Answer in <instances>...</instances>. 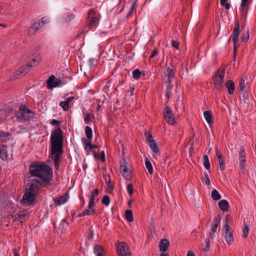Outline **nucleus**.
<instances>
[{
    "instance_id": "4",
    "label": "nucleus",
    "mask_w": 256,
    "mask_h": 256,
    "mask_svg": "<svg viewBox=\"0 0 256 256\" xmlns=\"http://www.w3.org/2000/svg\"><path fill=\"white\" fill-rule=\"evenodd\" d=\"M117 254L120 256H131L132 252L126 242H120L116 245Z\"/></svg>"
},
{
    "instance_id": "11",
    "label": "nucleus",
    "mask_w": 256,
    "mask_h": 256,
    "mask_svg": "<svg viewBox=\"0 0 256 256\" xmlns=\"http://www.w3.org/2000/svg\"><path fill=\"white\" fill-rule=\"evenodd\" d=\"M240 34V24L238 22L235 26L234 27L232 31V34L230 36V38L232 39L233 43L238 42V36Z\"/></svg>"
},
{
    "instance_id": "9",
    "label": "nucleus",
    "mask_w": 256,
    "mask_h": 256,
    "mask_svg": "<svg viewBox=\"0 0 256 256\" xmlns=\"http://www.w3.org/2000/svg\"><path fill=\"white\" fill-rule=\"evenodd\" d=\"M239 155V161H240V168L241 170V171L244 173L246 171V169L244 168L245 162H246V152L244 150V146H241L240 148V152L238 153Z\"/></svg>"
},
{
    "instance_id": "30",
    "label": "nucleus",
    "mask_w": 256,
    "mask_h": 256,
    "mask_svg": "<svg viewBox=\"0 0 256 256\" xmlns=\"http://www.w3.org/2000/svg\"><path fill=\"white\" fill-rule=\"evenodd\" d=\"M145 164L146 168L148 171V173L150 174H152L153 173L152 166L151 164V162L149 160L148 158H146V159Z\"/></svg>"
},
{
    "instance_id": "35",
    "label": "nucleus",
    "mask_w": 256,
    "mask_h": 256,
    "mask_svg": "<svg viewBox=\"0 0 256 256\" xmlns=\"http://www.w3.org/2000/svg\"><path fill=\"white\" fill-rule=\"evenodd\" d=\"M82 212L83 215H84V216L86 215L90 216L95 214L96 210L94 208H88V209H86Z\"/></svg>"
},
{
    "instance_id": "62",
    "label": "nucleus",
    "mask_w": 256,
    "mask_h": 256,
    "mask_svg": "<svg viewBox=\"0 0 256 256\" xmlns=\"http://www.w3.org/2000/svg\"><path fill=\"white\" fill-rule=\"evenodd\" d=\"M158 54V51L156 49H155L152 53L150 56L149 57L150 59H151L153 58L155 56H156Z\"/></svg>"
},
{
    "instance_id": "33",
    "label": "nucleus",
    "mask_w": 256,
    "mask_h": 256,
    "mask_svg": "<svg viewBox=\"0 0 256 256\" xmlns=\"http://www.w3.org/2000/svg\"><path fill=\"white\" fill-rule=\"evenodd\" d=\"M212 198L214 200H218L221 198V196L216 190H214L212 192Z\"/></svg>"
},
{
    "instance_id": "61",
    "label": "nucleus",
    "mask_w": 256,
    "mask_h": 256,
    "mask_svg": "<svg viewBox=\"0 0 256 256\" xmlns=\"http://www.w3.org/2000/svg\"><path fill=\"white\" fill-rule=\"evenodd\" d=\"M25 114H28V116H32V118L34 117V113L30 109L27 108Z\"/></svg>"
},
{
    "instance_id": "45",
    "label": "nucleus",
    "mask_w": 256,
    "mask_h": 256,
    "mask_svg": "<svg viewBox=\"0 0 256 256\" xmlns=\"http://www.w3.org/2000/svg\"><path fill=\"white\" fill-rule=\"evenodd\" d=\"M145 137L146 140L150 143V141H154V140L152 136V135L150 132L145 133Z\"/></svg>"
},
{
    "instance_id": "47",
    "label": "nucleus",
    "mask_w": 256,
    "mask_h": 256,
    "mask_svg": "<svg viewBox=\"0 0 256 256\" xmlns=\"http://www.w3.org/2000/svg\"><path fill=\"white\" fill-rule=\"evenodd\" d=\"M204 182L208 186H210V178H208V174H204Z\"/></svg>"
},
{
    "instance_id": "27",
    "label": "nucleus",
    "mask_w": 256,
    "mask_h": 256,
    "mask_svg": "<svg viewBox=\"0 0 256 256\" xmlns=\"http://www.w3.org/2000/svg\"><path fill=\"white\" fill-rule=\"evenodd\" d=\"M225 240L228 244H231L234 241L232 232L225 233Z\"/></svg>"
},
{
    "instance_id": "20",
    "label": "nucleus",
    "mask_w": 256,
    "mask_h": 256,
    "mask_svg": "<svg viewBox=\"0 0 256 256\" xmlns=\"http://www.w3.org/2000/svg\"><path fill=\"white\" fill-rule=\"evenodd\" d=\"M68 199V196H60L56 198H54V204L57 206H60L66 202Z\"/></svg>"
},
{
    "instance_id": "41",
    "label": "nucleus",
    "mask_w": 256,
    "mask_h": 256,
    "mask_svg": "<svg viewBox=\"0 0 256 256\" xmlns=\"http://www.w3.org/2000/svg\"><path fill=\"white\" fill-rule=\"evenodd\" d=\"M114 188V185L111 184L110 178H109V180L108 182V188L107 190L108 193L111 194Z\"/></svg>"
},
{
    "instance_id": "10",
    "label": "nucleus",
    "mask_w": 256,
    "mask_h": 256,
    "mask_svg": "<svg viewBox=\"0 0 256 256\" xmlns=\"http://www.w3.org/2000/svg\"><path fill=\"white\" fill-rule=\"evenodd\" d=\"M41 183V180L38 179H32L30 182V188L27 190L38 194L40 186H42V184Z\"/></svg>"
},
{
    "instance_id": "55",
    "label": "nucleus",
    "mask_w": 256,
    "mask_h": 256,
    "mask_svg": "<svg viewBox=\"0 0 256 256\" xmlns=\"http://www.w3.org/2000/svg\"><path fill=\"white\" fill-rule=\"evenodd\" d=\"M20 112H22L25 114L27 108L24 105L21 104L19 107Z\"/></svg>"
},
{
    "instance_id": "58",
    "label": "nucleus",
    "mask_w": 256,
    "mask_h": 256,
    "mask_svg": "<svg viewBox=\"0 0 256 256\" xmlns=\"http://www.w3.org/2000/svg\"><path fill=\"white\" fill-rule=\"evenodd\" d=\"M237 42L233 43L234 44V57L236 58V52L238 48V46L236 45Z\"/></svg>"
},
{
    "instance_id": "29",
    "label": "nucleus",
    "mask_w": 256,
    "mask_h": 256,
    "mask_svg": "<svg viewBox=\"0 0 256 256\" xmlns=\"http://www.w3.org/2000/svg\"><path fill=\"white\" fill-rule=\"evenodd\" d=\"M204 115L208 124H210L212 122V116L210 110L204 112Z\"/></svg>"
},
{
    "instance_id": "43",
    "label": "nucleus",
    "mask_w": 256,
    "mask_h": 256,
    "mask_svg": "<svg viewBox=\"0 0 256 256\" xmlns=\"http://www.w3.org/2000/svg\"><path fill=\"white\" fill-rule=\"evenodd\" d=\"M248 230L249 228L248 226L246 224H245L244 228L242 231V236L244 238H246L248 236Z\"/></svg>"
},
{
    "instance_id": "23",
    "label": "nucleus",
    "mask_w": 256,
    "mask_h": 256,
    "mask_svg": "<svg viewBox=\"0 0 256 256\" xmlns=\"http://www.w3.org/2000/svg\"><path fill=\"white\" fill-rule=\"evenodd\" d=\"M15 115L18 118L26 121H28L32 117V116H26L24 113L20 112H16Z\"/></svg>"
},
{
    "instance_id": "18",
    "label": "nucleus",
    "mask_w": 256,
    "mask_h": 256,
    "mask_svg": "<svg viewBox=\"0 0 256 256\" xmlns=\"http://www.w3.org/2000/svg\"><path fill=\"white\" fill-rule=\"evenodd\" d=\"M220 215H217L213 220L212 226H211L210 230H211L212 232H216L218 226L220 224Z\"/></svg>"
},
{
    "instance_id": "31",
    "label": "nucleus",
    "mask_w": 256,
    "mask_h": 256,
    "mask_svg": "<svg viewBox=\"0 0 256 256\" xmlns=\"http://www.w3.org/2000/svg\"><path fill=\"white\" fill-rule=\"evenodd\" d=\"M149 144L150 146L154 152L156 153L158 152V144L155 142L154 140V141H150Z\"/></svg>"
},
{
    "instance_id": "28",
    "label": "nucleus",
    "mask_w": 256,
    "mask_h": 256,
    "mask_svg": "<svg viewBox=\"0 0 256 256\" xmlns=\"http://www.w3.org/2000/svg\"><path fill=\"white\" fill-rule=\"evenodd\" d=\"M125 216L128 222H132L134 221L133 214L131 210H126Z\"/></svg>"
},
{
    "instance_id": "13",
    "label": "nucleus",
    "mask_w": 256,
    "mask_h": 256,
    "mask_svg": "<svg viewBox=\"0 0 256 256\" xmlns=\"http://www.w3.org/2000/svg\"><path fill=\"white\" fill-rule=\"evenodd\" d=\"M216 156L218 157V160L220 168L222 171H223L225 169V164H224L225 159L222 156L220 152H219L218 148H216Z\"/></svg>"
},
{
    "instance_id": "42",
    "label": "nucleus",
    "mask_w": 256,
    "mask_h": 256,
    "mask_svg": "<svg viewBox=\"0 0 256 256\" xmlns=\"http://www.w3.org/2000/svg\"><path fill=\"white\" fill-rule=\"evenodd\" d=\"M110 198L108 196H104L102 200V203L105 204L106 206H108L110 204Z\"/></svg>"
},
{
    "instance_id": "52",
    "label": "nucleus",
    "mask_w": 256,
    "mask_h": 256,
    "mask_svg": "<svg viewBox=\"0 0 256 256\" xmlns=\"http://www.w3.org/2000/svg\"><path fill=\"white\" fill-rule=\"evenodd\" d=\"M210 242L209 240H207L206 242V246L204 248L203 250L204 252H208L210 248Z\"/></svg>"
},
{
    "instance_id": "50",
    "label": "nucleus",
    "mask_w": 256,
    "mask_h": 256,
    "mask_svg": "<svg viewBox=\"0 0 256 256\" xmlns=\"http://www.w3.org/2000/svg\"><path fill=\"white\" fill-rule=\"evenodd\" d=\"M68 222L66 219L64 218L62 220L61 225L62 226V228H65L68 226Z\"/></svg>"
},
{
    "instance_id": "51",
    "label": "nucleus",
    "mask_w": 256,
    "mask_h": 256,
    "mask_svg": "<svg viewBox=\"0 0 256 256\" xmlns=\"http://www.w3.org/2000/svg\"><path fill=\"white\" fill-rule=\"evenodd\" d=\"M84 122L86 124H89L90 122V116L88 114H86L84 118Z\"/></svg>"
},
{
    "instance_id": "57",
    "label": "nucleus",
    "mask_w": 256,
    "mask_h": 256,
    "mask_svg": "<svg viewBox=\"0 0 256 256\" xmlns=\"http://www.w3.org/2000/svg\"><path fill=\"white\" fill-rule=\"evenodd\" d=\"M172 88V85L171 84H168L167 86L166 96H168V98H169V97H170L169 94Z\"/></svg>"
},
{
    "instance_id": "7",
    "label": "nucleus",
    "mask_w": 256,
    "mask_h": 256,
    "mask_svg": "<svg viewBox=\"0 0 256 256\" xmlns=\"http://www.w3.org/2000/svg\"><path fill=\"white\" fill-rule=\"evenodd\" d=\"M44 18H45L44 17L42 18L41 22L40 20L38 22H36L33 24H32L28 30V34L30 35L35 34L36 32L46 24V22L44 20Z\"/></svg>"
},
{
    "instance_id": "24",
    "label": "nucleus",
    "mask_w": 256,
    "mask_h": 256,
    "mask_svg": "<svg viewBox=\"0 0 256 256\" xmlns=\"http://www.w3.org/2000/svg\"><path fill=\"white\" fill-rule=\"evenodd\" d=\"M6 146H4L3 144L0 145V158L4 160L7 158V150L4 148Z\"/></svg>"
},
{
    "instance_id": "46",
    "label": "nucleus",
    "mask_w": 256,
    "mask_h": 256,
    "mask_svg": "<svg viewBox=\"0 0 256 256\" xmlns=\"http://www.w3.org/2000/svg\"><path fill=\"white\" fill-rule=\"evenodd\" d=\"M126 190H127V191H128V194L130 196H131L133 194L134 190H133L132 184H128L127 185Z\"/></svg>"
},
{
    "instance_id": "39",
    "label": "nucleus",
    "mask_w": 256,
    "mask_h": 256,
    "mask_svg": "<svg viewBox=\"0 0 256 256\" xmlns=\"http://www.w3.org/2000/svg\"><path fill=\"white\" fill-rule=\"evenodd\" d=\"M60 106L63 108L64 111L68 110L69 104L66 100L61 102L60 103Z\"/></svg>"
},
{
    "instance_id": "63",
    "label": "nucleus",
    "mask_w": 256,
    "mask_h": 256,
    "mask_svg": "<svg viewBox=\"0 0 256 256\" xmlns=\"http://www.w3.org/2000/svg\"><path fill=\"white\" fill-rule=\"evenodd\" d=\"M248 4V0H242L241 7H246Z\"/></svg>"
},
{
    "instance_id": "19",
    "label": "nucleus",
    "mask_w": 256,
    "mask_h": 256,
    "mask_svg": "<svg viewBox=\"0 0 256 256\" xmlns=\"http://www.w3.org/2000/svg\"><path fill=\"white\" fill-rule=\"evenodd\" d=\"M226 86L228 89L230 94H232L235 90V84L232 80H228L226 84Z\"/></svg>"
},
{
    "instance_id": "16",
    "label": "nucleus",
    "mask_w": 256,
    "mask_h": 256,
    "mask_svg": "<svg viewBox=\"0 0 256 256\" xmlns=\"http://www.w3.org/2000/svg\"><path fill=\"white\" fill-rule=\"evenodd\" d=\"M120 171L126 180H130L132 176L126 165H121Z\"/></svg>"
},
{
    "instance_id": "22",
    "label": "nucleus",
    "mask_w": 256,
    "mask_h": 256,
    "mask_svg": "<svg viewBox=\"0 0 256 256\" xmlns=\"http://www.w3.org/2000/svg\"><path fill=\"white\" fill-rule=\"evenodd\" d=\"M94 252L96 256H104L102 254L104 248L102 246L96 244L94 248Z\"/></svg>"
},
{
    "instance_id": "37",
    "label": "nucleus",
    "mask_w": 256,
    "mask_h": 256,
    "mask_svg": "<svg viewBox=\"0 0 256 256\" xmlns=\"http://www.w3.org/2000/svg\"><path fill=\"white\" fill-rule=\"evenodd\" d=\"M132 75L134 79L138 80L140 77L142 72L138 69H135L132 72Z\"/></svg>"
},
{
    "instance_id": "38",
    "label": "nucleus",
    "mask_w": 256,
    "mask_h": 256,
    "mask_svg": "<svg viewBox=\"0 0 256 256\" xmlns=\"http://www.w3.org/2000/svg\"><path fill=\"white\" fill-rule=\"evenodd\" d=\"M27 214L26 210H22V212H20L17 214V215L18 216L20 220V222H22V220H24V218L26 217V215Z\"/></svg>"
},
{
    "instance_id": "54",
    "label": "nucleus",
    "mask_w": 256,
    "mask_h": 256,
    "mask_svg": "<svg viewBox=\"0 0 256 256\" xmlns=\"http://www.w3.org/2000/svg\"><path fill=\"white\" fill-rule=\"evenodd\" d=\"M180 43L176 41L172 40V46L175 48L177 50L178 49Z\"/></svg>"
},
{
    "instance_id": "44",
    "label": "nucleus",
    "mask_w": 256,
    "mask_h": 256,
    "mask_svg": "<svg viewBox=\"0 0 256 256\" xmlns=\"http://www.w3.org/2000/svg\"><path fill=\"white\" fill-rule=\"evenodd\" d=\"M167 71L168 72V77L170 78H173L174 76V70L168 68L167 69Z\"/></svg>"
},
{
    "instance_id": "34",
    "label": "nucleus",
    "mask_w": 256,
    "mask_h": 256,
    "mask_svg": "<svg viewBox=\"0 0 256 256\" xmlns=\"http://www.w3.org/2000/svg\"><path fill=\"white\" fill-rule=\"evenodd\" d=\"M203 164L204 168L207 169L209 170L210 168V163L209 162L208 157L207 155H204L203 156Z\"/></svg>"
},
{
    "instance_id": "15",
    "label": "nucleus",
    "mask_w": 256,
    "mask_h": 256,
    "mask_svg": "<svg viewBox=\"0 0 256 256\" xmlns=\"http://www.w3.org/2000/svg\"><path fill=\"white\" fill-rule=\"evenodd\" d=\"M82 142L84 144V150L88 152V154L90 152L93 151V150L91 146V140H87L86 138H82Z\"/></svg>"
},
{
    "instance_id": "25",
    "label": "nucleus",
    "mask_w": 256,
    "mask_h": 256,
    "mask_svg": "<svg viewBox=\"0 0 256 256\" xmlns=\"http://www.w3.org/2000/svg\"><path fill=\"white\" fill-rule=\"evenodd\" d=\"M84 130L86 140H92V132L91 128L89 126H86Z\"/></svg>"
},
{
    "instance_id": "3",
    "label": "nucleus",
    "mask_w": 256,
    "mask_h": 256,
    "mask_svg": "<svg viewBox=\"0 0 256 256\" xmlns=\"http://www.w3.org/2000/svg\"><path fill=\"white\" fill-rule=\"evenodd\" d=\"M42 60L41 58L38 55L32 60L30 62H28V64L22 66L18 70H17L14 75V79H18L22 76L25 75L30 70V68L35 66L38 64Z\"/></svg>"
},
{
    "instance_id": "1",
    "label": "nucleus",
    "mask_w": 256,
    "mask_h": 256,
    "mask_svg": "<svg viewBox=\"0 0 256 256\" xmlns=\"http://www.w3.org/2000/svg\"><path fill=\"white\" fill-rule=\"evenodd\" d=\"M29 171L32 176L38 177L41 180L42 187L50 186L52 178V169L45 164L34 162L29 166Z\"/></svg>"
},
{
    "instance_id": "12",
    "label": "nucleus",
    "mask_w": 256,
    "mask_h": 256,
    "mask_svg": "<svg viewBox=\"0 0 256 256\" xmlns=\"http://www.w3.org/2000/svg\"><path fill=\"white\" fill-rule=\"evenodd\" d=\"M94 12L92 10H89L88 17L90 18L88 25L90 28L93 27L98 22V18L96 16H94Z\"/></svg>"
},
{
    "instance_id": "6",
    "label": "nucleus",
    "mask_w": 256,
    "mask_h": 256,
    "mask_svg": "<svg viewBox=\"0 0 256 256\" xmlns=\"http://www.w3.org/2000/svg\"><path fill=\"white\" fill-rule=\"evenodd\" d=\"M62 82L61 80L56 78L54 75H51L46 80V86L48 89L52 90L54 88L59 86Z\"/></svg>"
},
{
    "instance_id": "48",
    "label": "nucleus",
    "mask_w": 256,
    "mask_h": 256,
    "mask_svg": "<svg viewBox=\"0 0 256 256\" xmlns=\"http://www.w3.org/2000/svg\"><path fill=\"white\" fill-rule=\"evenodd\" d=\"M246 88L245 81L243 79L240 80V89L241 91H243Z\"/></svg>"
},
{
    "instance_id": "17",
    "label": "nucleus",
    "mask_w": 256,
    "mask_h": 256,
    "mask_svg": "<svg viewBox=\"0 0 256 256\" xmlns=\"http://www.w3.org/2000/svg\"><path fill=\"white\" fill-rule=\"evenodd\" d=\"M220 208L223 212H227L228 210L230 204L226 200H220L218 203Z\"/></svg>"
},
{
    "instance_id": "5",
    "label": "nucleus",
    "mask_w": 256,
    "mask_h": 256,
    "mask_svg": "<svg viewBox=\"0 0 256 256\" xmlns=\"http://www.w3.org/2000/svg\"><path fill=\"white\" fill-rule=\"evenodd\" d=\"M163 114L164 120L168 124L173 125L174 124V116L170 108L166 106L164 110Z\"/></svg>"
},
{
    "instance_id": "36",
    "label": "nucleus",
    "mask_w": 256,
    "mask_h": 256,
    "mask_svg": "<svg viewBox=\"0 0 256 256\" xmlns=\"http://www.w3.org/2000/svg\"><path fill=\"white\" fill-rule=\"evenodd\" d=\"M249 36L248 30L244 32L241 36V40L244 42H246L249 38Z\"/></svg>"
},
{
    "instance_id": "26",
    "label": "nucleus",
    "mask_w": 256,
    "mask_h": 256,
    "mask_svg": "<svg viewBox=\"0 0 256 256\" xmlns=\"http://www.w3.org/2000/svg\"><path fill=\"white\" fill-rule=\"evenodd\" d=\"M225 74V69L223 68L222 70L220 69L218 70L217 72L215 74L212 78H216L220 80H224V76Z\"/></svg>"
},
{
    "instance_id": "49",
    "label": "nucleus",
    "mask_w": 256,
    "mask_h": 256,
    "mask_svg": "<svg viewBox=\"0 0 256 256\" xmlns=\"http://www.w3.org/2000/svg\"><path fill=\"white\" fill-rule=\"evenodd\" d=\"M10 134L9 132H4L2 131L0 132V138H6L9 136Z\"/></svg>"
},
{
    "instance_id": "60",
    "label": "nucleus",
    "mask_w": 256,
    "mask_h": 256,
    "mask_svg": "<svg viewBox=\"0 0 256 256\" xmlns=\"http://www.w3.org/2000/svg\"><path fill=\"white\" fill-rule=\"evenodd\" d=\"M224 230H225L224 231L225 233L230 232H232V231H230V226H229V225L228 224V223H226V224L224 226Z\"/></svg>"
},
{
    "instance_id": "59",
    "label": "nucleus",
    "mask_w": 256,
    "mask_h": 256,
    "mask_svg": "<svg viewBox=\"0 0 256 256\" xmlns=\"http://www.w3.org/2000/svg\"><path fill=\"white\" fill-rule=\"evenodd\" d=\"M60 123H61V122L60 121L56 120L55 119H53L50 122V124L52 125H56L57 126V125L60 124Z\"/></svg>"
},
{
    "instance_id": "53",
    "label": "nucleus",
    "mask_w": 256,
    "mask_h": 256,
    "mask_svg": "<svg viewBox=\"0 0 256 256\" xmlns=\"http://www.w3.org/2000/svg\"><path fill=\"white\" fill-rule=\"evenodd\" d=\"M243 100L244 103L248 104V94L246 92L242 94Z\"/></svg>"
},
{
    "instance_id": "56",
    "label": "nucleus",
    "mask_w": 256,
    "mask_h": 256,
    "mask_svg": "<svg viewBox=\"0 0 256 256\" xmlns=\"http://www.w3.org/2000/svg\"><path fill=\"white\" fill-rule=\"evenodd\" d=\"M100 158L102 162H104L106 160L105 158V154L104 151H102L100 152Z\"/></svg>"
},
{
    "instance_id": "14",
    "label": "nucleus",
    "mask_w": 256,
    "mask_h": 256,
    "mask_svg": "<svg viewBox=\"0 0 256 256\" xmlns=\"http://www.w3.org/2000/svg\"><path fill=\"white\" fill-rule=\"evenodd\" d=\"M169 245L170 242L167 239H162L160 242L159 244V248L160 251L162 252H166L168 249Z\"/></svg>"
},
{
    "instance_id": "21",
    "label": "nucleus",
    "mask_w": 256,
    "mask_h": 256,
    "mask_svg": "<svg viewBox=\"0 0 256 256\" xmlns=\"http://www.w3.org/2000/svg\"><path fill=\"white\" fill-rule=\"evenodd\" d=\"M214 81V84L218 92H220L222 90V84L224 82V80H220L216 78H212Z\"/></svg>"
},
{
    "instance_id": "32",
    "label": "nucleus",
    "mask_w": 256,
    "mask_h": 256,
    "mask_svg": "<svg viewBox=\"0 0 256 256\" xmlns=\"http://www.w3.org/2000/svg\"><path fill=\"white\" fill-rule=\"evenodd\" d=\"M137 6V0H136L132 4V6L130 7V8L127 14L126 17L127 18H129L132 15V14L134 12L136 11V7Z\"/></svg>"
},
{
    "instance_id": "8",
    "label": "nucleus",
    "mask_w": 256,
    "mask_h": 256,
    "mask_svg": "<svg viewBox=\"0 0 256 256\" xmlns=\"http://www.w3.org/2000/svg\"><path fill=\"white\" fill-rule=\"evenodd\" d=\"M37 194H38L28 190L23 196L22 200L24 203H28L29 204H32L36 198Z\"/></svg>"
},
{
    "instance_id": "64",
    "label": "nucleus",
    "mask_w": 256,
    "mask_h": 256,
    "mask_svg": "<svg viewBox=\"0 0 256 256\" xmlns=\"http://www.w3.org/2000/svg\"><path fill=\"white\" fill-rule=\"evenodd\" d=\"M98 189H96L93 192H91V194L94 195V196H96L98 194Z\"/></svg>"
},
{
    "instance_id": "40",
    "label": "nucleus",
    "mask_w": 256,
    "mask_h": 256,
    "mask_svg": "<svg viewBox=\"0 0 256 256\" xmlns=\"http://www.w3.org/2000/svg\"><path fill=\"white\" fill-rule=\"evenodd\" d=\"M94 200L95 196H94V195L91 194L88 205V208H91L94 206Z\"/></svg>"
},
{
    "instance_id": "2",
    "label": "nucleus",
    "mask_w": 256,
    "mask_h": 256,
    "mask_svg": "<svg viewBox=\"0 0 256 256\" xmlns=\"http://www.w3.org/2000/svg\"><path fill=\"white\" fill-rule=\"evenodd\" d=\"M51 153L54 159L55 168L58 170L60 167V158L62 152L63 135L60 128L54 130L51 134Z\"/></svg>"
}]
</instances>
